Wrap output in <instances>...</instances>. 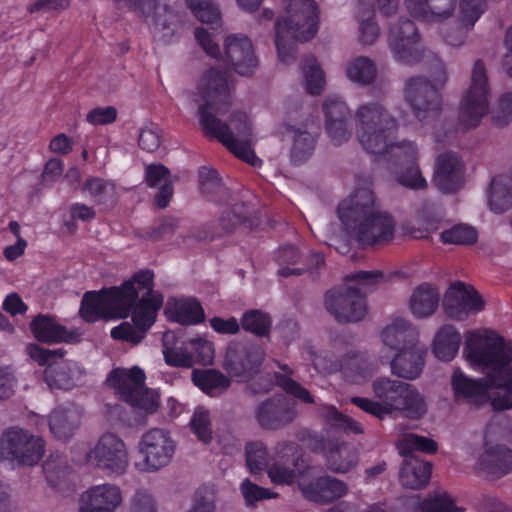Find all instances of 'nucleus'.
I'll return each mask as SVG.
<instances>
[{
	"mask_svg": "<svg viewBox=\"0 0 512 512\" xmlns=\"http://www.w3.org/2000/svg\"><path fill=\"white\" fill-rule=\"evenodd\" d=\"M395 178L398 184L411 190H422L428 185L426 179L422 176L417 162L399 167L395 172Z\"/></svg>",
	"mask_w": 512,
	"mask_h": 512,
	"instance_id": "nucleus-49",
	"label": "nucleus"
},
{
	"mask_svg": "<svg viewBox=\"0 0 512 512\" xmlns=\"http://www.w3.org/2000/svg\"><path fill=\"white\" fill-rule=\"evenodd\" d=\"M145 374L139 367L130 370L116 368L112 370L107 382L120 398L131 406L152 414L159 407V395L156 391L144 387Z\"/></svg>",
	"mask_w": 512,
	"mask_h": 512,
	"instance_id": "nucleus-11",
	"label": "nucleus"
},
{
	"mask_svg": "<svg viewBox=\"0 0 512 512\" xmlns=\"http://www.w3.org/2000/svg\"><path fill=\"white\" fill-rule=\"evenodd\" d=\"M421 508L425 512H462L463 509L454 504L453 499L446 493H440L433 498L422 502Z\"/></svg>",
	"mask_w": 512,
	"mask_h": 512,
	"instance_id": "nucleus-61",
	"label": "nucleus"
},
{
	"mask_svg": "<svg viewBox=\"0 0 512 512\" xmlns=\"http://www.w3.org/2000/svg\"><path fill=\"white\" fill-rule=\"evenodd\" d=\"M489 108V86L482 60L474 62L470 85L459 107V124L465 129L475 128L487 114Z\"/></svg>",
	"mask_w": 512,
	"mask_h": 512,
	"instance_id": "nucleus-12",
	"label": "nucleus"
},
{
	"mask_svg": "<svg viewBox=\"0 0 512 512\" xmlns=\"http://www.w3.org/2000/svg\"><path fill=\"white\" fill-rule=\"evenodd\" d=\"M261 364V355L256 351L242 349L228 351L224 367L233 376L251 375Z\"/></svg>",
	"mask_w": 512,
	"mask_h": 512,
	"instance_id": "nucleus-33",
	"label": "nucleus"
},
{
	"mask_svg": "<svg viewBox=\"0 0 512 512\" xmlns=\"http://www.w3.org/2000/svg\"><path fill=\"white\" fill-rule=\"evenodd\" d=\"M199 184L202 193L211 196L213 200H219L218 195L225 190L218 172L206 166L199 169Z\"/></svg>",
	"mask_w": 512,
	"mask_h": 512,
	"instance_id": "nucleus-54",
	"label": "nucleus"
},
{
	"mask_svg": "<svg viewBox=\"0 0 512 512\" xmlns=\"http://www.w3.org/2000/svg\"><path fill=\"white\" fill-rule=\"evenodd\" d=\"M325 409L326 418L330 420L336 428L346 433H363L362 426L353 418L340 413L334 406H327Z\"/></svg>",
	"mask_w": 512,
	"mask_h": 512,
	"instance_id": "nucleus-59",
	"label": "nucleus"
},
{
	"mask_svg": "<svg viewBox=\"0 0 512 512\" xmlns=\"http://www.w3.org/2000/svg\"><path fill=\"white\" fill-rule=\"evenodd\" d=\"M437 448V443L434 440L414 433L407 434L399 447L400 454L403 457L414 456V451L435 453Z\"/></svg>",
	"mask_w": 512,
	"mask_h": 512,
	"instance_id": "nucleus-51",
	"label": "nucleus"
},
{
	"mask_svg": "<svg viewBox=\"0 0 512 512\" xmlns=\"http://www.w3.org/2000/svg\"><path fill=\"white\" fill-rule=\"evenodd\" d=\"M404 95L419 120L434 112L440 105V96L436 86L422 76L409 78L405 83Z\"/></svg>",
	"mask_w": 512,
	"mask_h": 512,
	"instance_id": "nucleus-19",
	"label": "nucleus"
},
{
	"mask_svg": "<svg viewBox=\"0 0 512 512\" xmlns=\"http://www.w3.org/2000/svg\"><path fill=\"white\" fill-rule=\"evenodd\" d=\"M198 92L202 99L198 107L199 122L204 133L217 139L235 156L257 166L260 159L252 149L253 131L247 114L234 112L229 123L217 117L226 114L231 106L227 73L218 68L209 69L201 78Z\"/></svg>",
	"mask_w": 512,
	"mask_h": 512,
	"instance_id": "nucleus-3",
	"label": "nucleus"
},
{
	"mask_svg": "<svg viewBox=\"0 0 512 512\" xmlns=\"http://www.w3.org/2000/svg\"><path fill=\"white\" fill-rule=\"evenodd\" d=\"M44 452V440L18 426L7 428L1 436V457L19 465H35L41 460Z\"/></svg>",
	"mask_w": 512,
	"mask_h": 512,
	"instance_id": "nucleus-13",
	"label": "nucleus"
},
{
	"mask_svg": "<svg viewBox=\"0 0 512 512\" xmlns=\"http://www.w3.org/2000/svg\"><path fill=\"white\" fill-rule=\"evenodd\" d=\"M154 273L146 269L135 273L120 286L84 293L79 314L88 323L104 319H121L132 315L135 327L122 322L111 330V337L138 344L154 324L164 297L154 290Z\"/></svg>",
	"mask_w": 512,
	"mask_h": 512,
	"instance_id": "nucleus-1",
	"label": "nucleus"
},
{
	"mask_svg": "<svg viewBox=\"0 0 512 512\" xmlns=\"http://www.w3.org/2000/svg\"><path fill=\"white\" fill-rule=\"evenodd\" d=\"M276 383L286 393L291 394L295 398L301 400L304 403H313L314 399L310 395L309 391L301 384L291 379L286 375L277 374Z\"/></svg>",
	"mask_w": 512,
	"mask_h": 512,
	"instance_id": "nucleus-62",
	"label": "nucleus"
},
{
	"mask_svg": "<svg viewBox=\"0 0 512 512\" xmlns=\"http://www.w3.org/2000/svg\"><path fill=\"white\" fill-rule=\"evenodd\" d=\"M356 17L360 27V42L365 45L373 44L380 35L378 24L374 21L375 10L370 2L359 1Z\"/></svg>",
	"mask_w": 512,
	"mask_h": 512,
	"instance_id": "nucleus-40",
	"label": "nucleus"
},
{
	"mask_svg": "<svg viewBox=\"0 0 512 512\" xmlns=\"http://www.w3.org/2000/svg\"><path fill=\"white\" fill-rule=\"evenodd\" d=\"M440 240L444 244L471 245L477 241V231L467 224H456L441 232Z\"/></svg>",
	"mask_w": 512,
	"mask_h": 512,
	"instance_id": "nucleus-47",
	"label": "nucleus"
},
{
	"mask_svg": "<svg viewBox=\"0 0 512 512\" xmlns=\"http://www.w3.org/2000/svg\"><path fill=\"white\" fill-rule=\"evenodd\" d=\"M43 473L47 482L56 487L70 472L66 457L60 454H52L43 463Z\"/></svg>",
	"mask_w": 512,
	"mask_h": 512,
	"instance_id": "nucleus-45",
	"label": "nucleus"
},
{
	"mask_svg": "<svg viewBox=\"0 0 512 512\" xmlns=\"http://www.w3.org/2000/svg\"><path fill=\"white\" fill-rule=\"evenodd\" d=\"M167 305L173 315V320L180 324L195 325L205 319L203 307L194 298L169 299Z\"/></svg>",
	"mask_w": 512,
	"mask_h": 512,
	"instance_id": "nucleus-32",
	"label": "nucleus"
},
{
	"mask_svg": "<svg viewBox=\"0 0 512 512\" xmlns=\"http://www.w3.org/2000/svg\"><path fill=\"white\" fill-rule=\"evenodd\" d=\"M189 356L192 358V366L195 364H211L214 358L213 344L201 337L188 340Z\"/></svg>",
	"mask_w": 512,
	"mask_h": 512,
	"instance_id": "nucleus-55",
	"label": "nucleus"
},
{
	"mask_svg": "<svg viewBox=\"0 0 512 512\" xmlns=\"http://www.w3.org/2000/svg\"><path fill=\"white\" fill-rule=\"evenodd\" d=\"M384 155L387 156L389 161L401 167L408 163L417 162L418 150L412 142L402 141L396 143L393 140Z\"/></svg>",
	"mask_w": 512,
	"mask_h": 512,
	"instance_id": "nucleus-48",
	"label": "nucleus"
},
{
	"mask_svg": "<svg viewBox=\"0 0 512 512\" xmlns=\"http://www.w3.org/2000/svg\"><path fill=\"white\" fill-rule=\"evenodd\" d=\"M286 129L293 139L290 159L294 165L303 164L312 156L315 150L317 135L293 125H288Z\"/></svg>",
	"mask_w": 512,
	"mask_h": 512,
	"instance_id": "nucleus-31",
	"label": "nucleus"
},
{
	"mask_svg": "<svg viewBox=\"0 0 512 512\" xmlns=\"http://www.w3.org/2000/svg\"><path fill=\"white\" fill-rule=\"evenodd\" d=\"M374 397L381 401L388 416L402 414L408 419L418 420L427 412L425 397L412 384L378 377L372 382Z\"/></svg>",
	"mask_w": 512,
	"mask_h": 512,
	"instance_id": "nucleus-9",
	"label": "nucleus"
},
{
	"mask_svg": "<svg viewBox=\"0 0 512 512\" xmlns=\"http://www.w3.org/2000/svg\"><path fill=\"white\" fill-rule=\"evenodd\" d=\"M404 3L412 17L427 23L451 18L457 6V0H404Z\"/></svg>",
	"mask_w": 512,
	"mask_h": 512,
	"instance_id": "nucleus-24",
	"label": "nucleus"
},
{
	"mask_svg": "<svg viewBox=\"0 0 512 512\" xmlns=\"http://www.w3.org/2000/svg\"><path fill=\"white\" fill-rule=\"evenodd\" d=\"M305 499L324 505L335 501L348 492L347 484L332 476H320L299 485Z\"/></svg>",
	"mask_w": 512,
	"mask_h": 512,
	"instance_id": "nucleus-23",
	"label": "nucleus"
},
{
	"mask_svg": "<svg viewBox=\"0 0 512 512\" xmlns=\"http://www.w3.org/2000/svg\"><path fill=\"white\" fill-rule=\"evenodd\" d=\"M30 330L34 337L43 343H77L80 339L77 331H68L53 317L44 314H39L30 322Z\"/></svg>",
	"mask_w": 512,
	"mask_h": 512,
	"instance_id": "nucleus-25",
	"label": "nucleus"
},
{
	"mask_svg": "<svg viewBox=\"0 0 512 512\" xmlns=\"http://www.w3.org/2000/svg\"><path fill=\"white\" fill-rule=\"evenodd\" d=\"M287 18L275 23L279 60L289 64L295 58V42L312 39L318 31L319 10L314 0H287Z\"/></svg>",
	"mask_w": 512,
	"mask_h": 512,
	"instance_id": "nucleus-5",
	"label": "nucleus"
},
{
	"mask_svg": "<svg viewBox=\"0 0 512 512\" xmlns=\"http://www.w3.org/2000/svg\"><path fill=\"white\" fill-rule=\"evenodd\" d=\"M439 300L440 293L436 288L428 284H421L411 296L410 308L416 317H428L437 309Z\"/></svg>",
	"mask_w": 512,
	"mask_h": 512,
	"instance_id": "nucleus-35",
	"label": "nucleus"
},
{
	"mask_svg": "<svg viewBox=\"0 0 512 512\" xmlns=\"http://www.w3.org/2000/svg\"><path fill=\"white\" fill-rule=\"evenodd\" d=\"M26 351L39 365H47L44 381L51 390H69L76 386L83 374L76 362L64 359L66 351L63 348L46 349L29 344Z\"/></svg>",
	"mask_w": 512,
	"mask_h": 512,
	"instance_id": "nucleus-10",
	"label": "nucleus"
},
{
	"mask_svg": "<svg viewBox=\"0 0 512 512\" xmlns=\"http://www.w3.org/2000/svg\"><path fill=\"white\" fill-rule=\"evenodd\" d=\"M433 181L443 193L456 192L463 186L464 164L457 153L446 151L437 157Z\"/></svg>",
	"mask_w": 512,
	"mask_h": 512,
	"instance_id": "nucleus-22",
	"label": "nucleus"
},
{
	"mask_svg": "<svg viewBox=\"0 0 512 512\" xmlns=\"http://www.w3.org/2000/svg\"><path fill=\"white\" fill-rule=\"evenodd\" d=\"M306 469V467L292 466L288 463L273 461V464L268 469V475L275 484L289 485Z\"/></svg>",
	"mask_w": 512,
	"mask_h": 512,
	"instance_id": "nucleus-52",
	"label": "nucleus"
},
{
	"mask_svg": "<svg viewBox=\"0 0 512 512\" xmlns=\"http://www.w3.org/2000/svg\"><path fill=\"white\" fill-rule=\"evenodd\" d=\"M195 17L203 23H214L220 19L219 9L211 0H185Z\"/></svg>",
	"mask_w": 512,
	"mask_h": 512,
	"instance_id": "nucleus-58",
	"label": "nucleus"
},
{
	"mask_svg": "<svg viewBox=\"0 0 512 512\" xmlns=\"http://www.w3.org/2000/svg\"><path fill=\"white\" fill-rule=\"evenodd\" d=\"M489 205L495 213H503L512 207V191L500 179L494 178L491 182Z\"/></svg>",
	"mask_w": 512,
	"mask_h": 512,
	"instance_id": "nucleus-44",
	"label": "nucleus"
},
{
	"mask_svg": "<svg viewBox=\"0 0 512 512\" xmlns=\"http://www.w3.org/2000/svg\"><path fill=\"white\" fill-rule=\"evenodd\" d=\"M444 307L450 318L464 320L469 314L481 311L484 301L474 288H468L462 282H457L446 292Z\"/></svg>",
	"mask_w": 512,
	"mask_h": 512,
	"instance_id": "nucleus-21",
	"label": "nucleus"
},
{
	"mask_svg": "<svg viewBox=\"0 0 512 512\" xmlns=\"http://www.w3.org/2000/svg\"><path fill=\"white\" fill-rule=\"evenodd\" d=\"M423 58L428 59V69L432 78L431 85L436 86L439 90V88L443 87L448 80L445 65L442 60L432 52H428V54L425 53Z\"/></svg>",
	"mask_w": 512,
	"mask_h": 512,
	"instance_id": "nucleus-63",
	"label": "nucleus"
},
{
	"mask_svg": "<svg viewBox=\"0 0 512 512\" xmlns=\"http://www.w3.org/2000/svg\"><path fill=\"white\" fill-rule=\"evenodd\" d=\"M485 10V0H462L459 20L462 26L472 27Z\"/></svg>",
	"mask_w": 512,
	"mask_h": 512,
	"instance_id": "nucleus-60",
	"label": "nucleus"
},
{
	"mask_svg": "<svg viewBox=\"0 0 512 512\" xmlns=\"http://www.w3.org/2000/svg\"><path fill=\"white\" fill-rule=\"evenodd\" d=\"M478 466L487 475L500 478L512 470V449L502 444L487 447L478 460Z\"/></svg>",
	"mask_w": 512,
	"mask_h": 512,
	"instance_id": "nucleus-28",
	"label": "nucleus"
},
{
	"mask_svg": "<svg viewBox=\"0 0 512 512\" xmlns=\"http://www.w3.org/2000/svg\"><path fill=\"white\" fill-rule=\"evenodd\" d=\"M175 339L173 332H167L163 336L164 359L170 366L175 367H192V358L189 356L188 340L183 342L181 346H169V343Z\"/></svg>",
	"mask_w": 512,
	"mask_h": 512,
	"instance_id": "nucleus-42",
	"label": "nucleus"
},
{
	"mask_svg": "<svg viewBox=\"0 0 512 512\" xmlns=\"http://www.w3.org/2000/svg\"><path fill=\"white\" fill-rule=\"evenodd\" d=\"M139 452L143 455V471L157 472L171 463L176 442L167 430L152 428L142 435Z\"/></svg>",
	"mask_w": 512,
	"mask_h": 512,
	"instance_id": "nucleus-16",
	"label": "nucleus"
},
{
	"mask_svg": "<svg viewBox=\"0 0 512 512\" xmlns=\"http://www.w3.org/2000/svg\"><path fill=\"white\" fill-rule=\"evenodd\" d=\"M492 120L498 127H504L512 121V92L501 96L498 106L493 112Z\"/></svg>",
	"mask_w": 512,
	"mask_h": 512,
	"instance_id": "nucleus-64",
	"label": "nucleus"
},
{
	"mask_svg": "<svg viewBox=\"0 0 512 512\" xmlns=\"http://www.w3.org/2000/svg\"><path fill=\"white\" fill-rule=\"evenodd\" d=\"M273 461L288 463L292 466L308 467L300 446L294 441H281L274 447Z\"/></svg>",
	"mask_w": 512,
	"mask_h": 512,
	"instance_id": "nucleus-46",
	"label": "nucleus"
},
{
	"mask_svg": "<svg viewBox=\"0 0 512 512\" xmlns=\"http://www.w3.org/2000/svg\"><path fill=\"white\" fill-rule=\"evenodd\" d=\"M303 73L306 90L312 95H319L324 86V74L317 64L314 56H307L303 60Z\"/></svg>",
	"mask_w": 512,
	"mask_h": 512,
	"instance_id": "nucleus-50",
	"label": "nucleus"
},
{
	"mask_svg": "<svg viewBox=\"0 0 512 512\" xmlns=\"http://www.w3.org/2000/svg\"><path fill=\"white\" fill-rule=\"evenodd\" d=\"M325 122L350 121L351 112L346 102L338 96L327 97L323 103Z\"/></svg>",
	"mask_w": 512,
	"mask_h": 512,
	"instance_id": "nucleus-56",
	"label": "nucleus"
},
{
	"mask_svg": "<svg viewBox=\"0 0 512 512\" xmlns=\"http://www.w3.org/2000/svg\"><path fill=\"white\" fill-rule=\"evenodd\" d=\"M271 325L270 316L257 309L246 311L241 318L242 328L258 337L268 336Z\"/></svg>",
	"mask_w": 512,
	"mask_h": 512,
	"instance_id": "nucleus-43",
	"label": "nucleus"
},
{
	"mask_svg": "<svg viewBox=\"0 0 512 512\" xmlns=\"http://www.w3.org/2000/svg\"><path fill=\"white\" fill-rule=\"evenodd\" d=\"M469 362L488 371L479 379L455 369L451 379L454 395L474 406L490 403L494 411L512 409V340L493 332H469L464 344Z\"/></svg>",
	"mask_w": 512,
	"mask_h": 512,
	"instance_id": "nucleus-2",
	"label": "nucleus"
},
{
	"mask_svg": "<svg viewBox=\"0 0 512 512\" xmlns=\"http://www.w3.org/2000/svg\"><path fill=\"white\" fill-rule=\"evenodd\" d=\"M388 43L395 58L407 65L419 63L425 54L421 37L415 23L408 18H399L391 25Z\"/></svg>",
	"mask_w": 512,
	"mask_h": 512,
	"instance_id": "nucleus-15",
	"label": "nucleus"
},
{
	"mask_svg": "<svg viewBox=\"0 0 512 512\" xmlns=\"http://www.w3.org/2000/svg\"><path fill=\"white\" fill-rule=\"evenodd\" d=\"M337 216L345 233L362 248L388 243L395 233V220L382 209L369 177L360 179L338 204Z\"/></svg>",
	"mask_w": 512,
	"mask_h": 512,
	"instance_id": "nucleus-4",
	"label": "nucleus"
},
{
	"mask_svg": "<svg viewBox=\"0 0 512 512\" xmlns=\"http://www.w3.org/2000/svg\"><path fill=\"white\" fill-rule=\"evenodd\" d=\"M257 425L263 430L279 431L297 418L296 403L284 395L269 397L256 405L253 411Z\"/></svg>",
	"mask_w": 512,
	"mask_h": 512,
	"instance_id": "nucleus-17",
	"label": "nucleus"
},
{
	"mask_svg": "<svg viewBox=\"0 0 512 512\" xmlns=\"http://www.w3.org/2000/svg\"><path fill=\"white\" fill-rule=\"evenodd\" d=\"M82 190L88 192L97 204L113 206L117 203V188L111 180L91 176L83 183Z\"/></svg>",
	"mask_w": 512,
	"mask_h": 512,
	"instance_id": "nucleus-38",
	"label": "nucleus"
},
{
	"mask_svg": "<svg viewBox=\"0 0 512 512\" xmlns=\"http://www.w3.org/2000/svg\"><path fill=\"white\" fill-rule=\"evenodd\" d=\"M342 369L347 378L354 383L370 379L377 371V366L364 353H351L344 360Z\"/></svg>",
	"mask_w": 512,
	"mask_h": 512,
	"instance_id": "nucleus-36",
	"label": "nucleus"
},
{
	"mask_svg": "<svg viewBox=\"0 0 512 512\" xmlns=\"http://www.w3.org/2000/svg\"><path fill=\"white\" fill-rule=\"evenodd\" d=\"M377 68L375 63L366 56H358L347 63V78L360 85H370L376 78Z\"/></svg>",
	"mask_w": 512,
	"mask_h": 512,
	"instance_id": "nucleus-41",
	"label": "nucleus"
},
{
	"mask_svg": "<svg viewBox=\"0 0 512 512\" xmlns=\"http://www.w3.org/2000/svg\"><path fill=\"white\" fill-rule=\"evenodd\" d=\"M384 277L380 270L357 271L345 276L355 286H342L326 292L325 308L338 323L361 321L367 313L365 296Z\"/></svg>",
	"mask_w": 512,
	"mask_h": 512,
	"instance_id": "nucleus-6",
	"label": "nucleus"
},
{
	"mask_svg": "<svg viewBox=\"0 0 512 512\" xmlns=\"http://www.w3.org/2000/svg\"><path fill=\"white\" fill-rule=\"evenodd\" d=\"M145 179L149 187L159 188L155 196L156 205L161 209L166 208L173 195V181L169 169L162 164H150L145 169Z\"/></svg>",
	"mask_w": 512,
	"mask_h": 512,
	"instance_id": "nucleus-30",
	"label": "nucleus"
},
{
	"mask_svg": "<svg viewBox=\"0 0 512 512\" xmlns=\"http://www.w3.org/2000/svg\"><path fill=\"white\" fill-rule=\"evenodd\" d=\"M81 419L82 412L79 407L59 406L49 415V429L56 438L66 440L79 429Z\"/></svg>",
	"mask_w": 512,
	"mask_h": 512,
	"instance_id": "nucleus-27",
	"label": "nucleus"
},
{
	"mask_svg": "<svg viewBox=\"0 0 512 512\" xmlns=\"http://www.w3.org/2000/svg\"><path fill=\"white\" fill-rule=\"evenodd\" d=\"M191 379L197 387L210 396H217L230 386V379L215 369H194Z\"/></svg>",
	"mask_w": 512,
	"mask_h": 512,
	"instance_id": "nucleus-37",
	"label": "nucleus"
},
{
	"mask_svg": "<svg viewBox=\"0 0 512 512\" xmlns=\"http://www.w3.org/2000/svg\"><path fill=\"white\" fill-rule=\"evenodd\" d=\"M122 501L118 487L103 484L92 487L81 498V512H113Z\"/></svg>",
	"mask_w": 512,
	"mask_h": 512,
	"instance_id": "nucleus-26",
	"label": "nucleus"
},
{
	"mask_svg": "<svg viewBox=\"0 0 512 512\" xmlns=\"http://www.w3.org/2000/svg\"><path fill=\"white\" fill-rule=\"evenodd\" d=\"M356 136L362 148L384 155L398 130L397 119L379 102L360 105L355 113Z\"/></svg>",
	"mask_w": 512,
	"mask_h": 512,
	"instance_id": "nucleus-8",
	"label": "nucleus"
},
{
	"mask_svg": "<svg viewBox=\"0 0 512 512\" xmlns=\"http://www.w3.org/2000/svg\"><path fill=\"white\" fill-rule=\"evenodd\" d=\"M224 61L241 76L251 75L258 66L251 40L245 35H229L224 42Z\"/></svg>",
	"mask_w": 512,
	"mask_h": 512,
	"instance_id": "nucleus-20",
	"label": "nucleus"
},
{
	"mask_svg": "<svg viewBox=\"0 0 512 512\" xmlns=\"http://www.w3.org/2000/svg\"><path fill=\"white\" fill-rule=\"evenodd\" d=\"M253 209L245 203H236L222 212L218 221H211L191 230L190 236L198 241H212L231 233L237 225L250 222Z\"/></svg>",
	"mask_w": 512,
	"mask_h": 512,
	"instance_id": "nucleus-18",
	"label": "nucleus"
},
{
	"mask_svg": "<svg viewBox=\"0 0 512 512\" xmlns=\"http://www.w3.org/2000/svg\"><path fill=\"white\" fill-rule=\"evenodd\" d=\"M383 343L398 351L391 360V372L400 378L414 380L421 374L426 349L418 343L416 329L404 319H395L382 331Z\"/></svg>",
	"mask_w": 512,
	"mask_h": 512,
	"instance_id": "nucleus-7",
	"label": "nucleus"
},
{
	"mask_svg": "<svg viewBox=\"0 0 512 512\" xmlns=\"http://www.w3.org/2000/svg\"><path fill=\"white\" fill-rule=\"evenodd\" d=\"M461 335L451 325L442 327L437 333L433 353L443 361H451L457 354L460 346Z\"/></svg>",
	"mask_w": 512,
	"mask_h": 512,
	"instance_id": "nucleus-39",
	"label": "nucleus"
},
{
	"mask_svg": "<svg viewBox=\"0 0 512 512\" xmlns=\"http://www.w3.org/2000/svg\"><path fill=\"white\" fill-rule=\"evenodd\" d=\"M432 473V465L415 456L404 457L399 478L401 484L409 489L425 487Z\"/></svg>",
	"mask_w": 512,
	"mask_h": 512,
	"instance_id": "nucleus-29",
	"label": "nucleus"
},
{
	"mask_svg": "<svg viewBox=\"0 0 512 512\" xmlns=\"http://www.w3.org/2000/svg\"><path fill=\"white\" fill-rule=\"evenodd\" d=\"M246 463L252 473H258L268 466V450L261 441L247 443Z\"/></svg>",
	"mask_w": 512,
	"mask_h": 512,
	"instance_id": "nucleus-53",
	"label": "nucleus"
},
{
	"mask_svg": "<svg viewBox=\"0 0 512 512\" xmlns=\"http://www.w3.org/2000/svg\"><path fill=\"white\" fill-rule=\"evenodd\" d=\"M86 459L88 464L100 469L107 476L123 475L129 465L125 442L116 434L107 432L100 436Z\"/></svg>",
	"mask_w": 512,
	"mask_h": 512,
	"instance_id": "nucleus-14",
	"label": "nucleus"
},
{
	"mask_svg": "<svg viewBox=\"0 0 512 512\" xmlns=\"http://www.w3.org/2000/svg\"><path fill=\"white\" fill-rule=\"evenodd\" d=\"M326 463L332 472L346 473L357 465V452L352 445L334 440L327 453Z\"/></svg>",
	"mask_w": 512,
	"mask_h": 512,
	"instance_id": "nucleus-34",
	"label": "nucleus"
},
{
	"mask_svg": "<svg viewBox=\"0 0 512 512\" xmlns=\"http://www.w3.org/2000/svg\"><path fill=\"white\" fill-rule=\"evenodd\" d=\"M190 426L197 438L204 442H210L212 438L211 422L209 412L202 407H198L190 421Z\"/></svg>",
	"mask_w": 512,
	"mask_h": 512,
	"instance_id": "nucleus-57",
	"label": "nucleus"
}]
</instances>
